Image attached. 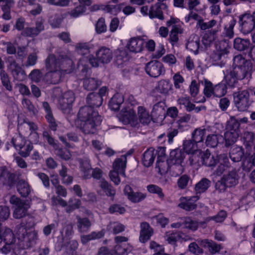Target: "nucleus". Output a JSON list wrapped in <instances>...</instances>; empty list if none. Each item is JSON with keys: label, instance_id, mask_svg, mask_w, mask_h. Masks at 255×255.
I'll return each mask as SVG.
<instances>
[{"label": "nucleus", "instance_id": "1a4fd4ad", "mask_svg": "<svg viewBox=\"0 0 255 255\" xmlns=\"http://www.w3.org/2000/svg\"><path fill=\"white\" fill-rule=\"evenodd\" d=\"M239 23L241 31L244 34H248L255 28V14L246 13L240 16Z\"/></svg>", "mask_w": 255, "mask_h": 255}, {"label": "nucleus", "instance_id": "2f4dec72", "mask_svg": "<svg viewBox=\"0 0 255 255\" xmlns=\"http://www.w3.org/2000/svg\"><path fill=\"white\" fill-rule=\"evenodd\" d=\"M201 161L202 164L206 166L215 167L217 162V158L207 149L202 155Z\"/></svg>", "mask_w": 255, "mask_h": 255}, {"label": "nucleus", "instance_id": "4d7b16f0", "mask_svg": "<svg viewBox=\"0 0 255 255\" xmlns=\"http://www.w3.org/2000/svg\"><path fill=\"white\" fill-rule=\"evenodd\" d=\"M11 142L14 147L17 149L21 148L22 146L24 145L26 141L24 138L20 135H16L11 139Z\"/></svg>", "mask_w": 255, "mask_h": 255}, {"label": "nucleus", "instance_id": "3c124183", "mask_svg": "<svg viewBox=\"0 0 255 255\" xmlns=\"http://www.w3.org/2000/svg\"><path fill=\"white\" fill-rule=\"evenodd\" d=\"M182 33V29L177 25H173L169 34V40L173 45L178 41V34Z\"/></svg>", "mask_w": 255, "mask_h": 255}, {"label": "nucleus", "instance_id": "bb28decb", "mask_svg": "<svg viewBox=\"0 0 255 255\" xmlns=\"http://www.w3.org/2000/svg\"><path fill=\"white\" fill-rule=\"evenodd\" d=\"M234 48L239 51H250L251 43L248 39L236 38L234 40Z\"/></svg>", "mask_w": 255, "mask_h": 255}, {"label": "nucleus", "instance_id": "4468645a", "mask_svg": "<svg viewBox=\"0 0 255 255\" xmlns=\"http://www.w3.org/2000/svg\"><path fill=\"white\" fill-rule=\"evenodd\" d=\"M59 70L66 74L72 71L73 61L65 54H60L59 56Z\"/></svg>", "mask_w": 255, "mask_h": 255}, {"label": "nucleus", "instance_id": "7c9ffc66", "mask_svg": "<svg viewBox=\"0 0 255 255\" xmlns=\"http://www.w3.org/2000/svg\"><path fill=\"white\" fill-rule=\"evenodd\" d=\"M59 56L57 58L53 54H49L45 60L46 68L48 71L59 70Z\"/></svg>", "mask_w": 255, "mask_h": 255}, {"label": "nucleus", "instance_id": "0eeeda50", "mask_svg": "<svg viewBox=\"0 0 255 255\" xmlns=\"http://www.w3.org/2000/svg\"><path fill=\"white\" fill-rule=\"evenodd\" d=\"M233 96L235 105L240 111H247L252 104V102L250 100V94L248 90L235 92Z\"/></svg>", "mask_w": 255, "mask_h": 255}, {"label": "nucleus", "instance_id": "5701e85b", "mask_svg": "<svg viewBox=\"0 0 255 255\" xmlns=\"http://www.w3.org/2000/svg\"><path fill=\"white\" fill-rule=\"evenodd\" d=\"M124 122L130 124L132 127H135L138 124V120L136 112L132 109L128 108L123 114Z\"/></svg>", "mask_w": 255, "mask_h": 255}, {"label": "nucleus", "instance_id": "864d4df0", "mask_svg": "<svg viewBox=\"0 0 255 255\" xmlns=\"http://www.w3.org/2000/svg\"><path fill=\"white\" fill-rule=\"evenodd\" d=\"M68 205L66 208L67 213H71L76 209H78L81 204V200L74 198H70L68 201Z\"/></svg>", "mask_w": 255, "mask_h": 255}, {"label": "nucleus", "instance_id": "8fccbe9b", "mask_svg": "<svg viewBox=\"0 0 255 255\" xmlns=\"http://www.w3.org/2000/svg\"><path fill=\"white\" fill-rule=\"evenodd\" d=\"M183 149L187 153H192L197 149V145L193 140H186L184 141Z\"/></svg>", "mask_w": 255, "mask_h": 255}, {"label": "nucleus", "instance_id": "09e8293b", "mask_svg": "<svg viewBox=\"0 0 255 255\" xmlns=\"http://www.w3.org/2000/svg\"><path fill=\"white\" fill-rule=\"evenodd\" d=\"M177 102L180 108H184L188 112H191L195 108V105L191 103L189 97H181L178 99Z\"/></svg>", "mask_w": 255, "mask_h": 255}, {"label": "nucleus", "instance_id": "39448f33", "mask_svg": "<svg viewBox=\"0 0 255 255\" xmlns=\"http://www.w3.org/2000/svg\"><path fill=\"white\" fill-rule=\"evenodd\" d=\"M113 58V52L108 48L102 47L96 53V57L92 56L89 58V63L93 67H97L100 63L107 64Z\"/></svg>", "mask_w": 255, "mask_h": 255}, {"label": "nucleus", "instance_id": "603ef678", "mask_svg": "<svg viewBox=\"0 0 255 255\" xmlns=\"http://www.w3.org/2000/svg\"><path fill=\"white\" fill-rule=\"evenodd\" d=\"M107 228L109 231L113 233L114 234H119L125 230L124 225L117 222L110 223L108 226Z\"/></svg>", "mask_w": 255, "mask_h": 255}, {"label": "nucleus", "instance_id": "2eb2a0df", "mask_svg": "<svg viewBox=\"0 0 255 255\" xmlns=\"http://www.w3.org/2000/svg\"><path fill=\"white\" fill-rule=\"evenodd\" d=\"M124 192L125 194L128 196V198L133 203L139 202L146 197V194H145L138 192H133L131 187L128 185L125 186Z\"/></svg>", "mask_w": 255, "mask_h": 255}, {"label": "nucleus", "instance_id": "c756f323", "mask_svg": "<svg viewBox=\"0 0 255 255\" xmlns=\"http://www.w3.org/2000/svg\"><path fill=\"white\" fill-rule=\"evenodd\" d=\"M104 235L105 231L104 230L99 232L94 231L88 235H81L80 237L81 242L83 245H86L91 241L103 238Z\"/></svg>", "mask_w": 255, "mask_h": 255}, {"label": "nucleus", "instance_id": "680f3d73", "mask_svg": "<svg viewBox=\"0 0 255 255\" xmlns=\"http://www.w3.org/2000/svg\"><path fill=\"white\" fill-rule=\"evenodd\" d=\"M184 168L182 163H173L171 164L169 172L173 176H176L181 174Z\"/></svg>", "mask_w": 255, "mask_h": 255}, {"label": "nucleus", "instance_id": "e433bc0d", "mask_svg": "<svg viewBox=\"0 0 255 255\" xmlns=\"http://www.w3.org/2000/svg\"><path fill=\"white\" fill-rule=\"evenodd\" d=\"M211 181L208 179L204 178L198 182L195 186L194 189L196 195L201 194L205 192L210 186Z\"/></svg>", "mask_w": 255, "mask_h": 255}, {"label": "nucleus", "instance_id": "b1692460", "mask_svg": "<svg viewBox=\"0 0 255 255\" xmlns=\"http://www.w3.org/2000/svg\"><path fill=\"white\" fill-rule=\"evenodd\" d=\"M157 154V151L153 148L147 149L142 154V162L145 167H148L152 165Z\"/></svg>", "mask_w": 255, "mask_h": 255}, {"label": "nucleus", "instance_id": "bf43d9fd", "mask_svg": "<svg viewBox=\"0 0 255 255\" xmlns=\"http://www.w3.org/2000/svg\"><path fill=\"white\" fill-rule=\"evenodd\" d=\"M126 245L125 244H117L115 247L114 250H113L114 255H127L128 252L130 250L126 248Z\"/></svg>", "mask_w": 255, "mask_h": 255}, {"label": "nucleus", "instance_id": "412c9836", "mask_svg": "<svg viewBox=\"0 0 255 255\" xmlns=\"http://www.w3.org/2000/svg\"><path fill=\"white\" fill-rule=\"evenodd\" d=\"M16 190L22 197H27L31 193V189L28 183L24 179H19L16 182Z\"/></svg>", "mask_w": 255, "mask_h": 255}, {"label": "nucleus", "instance_id": "f03ea898", "mask_svg": "<svg viewBox=\"0 0 255 255\" xmlns=\"http://www.w3.org/2000/svg\"><path fill=\"white\" fill-rule=\"evenodd\" d=\"M80 120L84 124L81 128L85 134H93L97 130V127L102 121L101 117L97 111H94L91 108L81 107L78 113Z\"/></svg>", "mask_w": 255, "mask_h": 255}, {"label": "nucleus", "instance_id": "de8ad7c7", "mask_svg": "<svg viewBox=\"0 0 255 255\" xmlns=\"http://www.w3.org/2000/svg\"><path fill=\"white\" fill-rule=\"evenodd\" d=\"M116 60L119 64L127 61L129 59L128 50L125 48L119 49L116 52Z\"/></svg>", "mask_w": 255, "mask_h": 255}, {"label": "nucleus", "instance_id": "c03bdc74", "mask_svg": "<svg viewBox=\"0 0 255 255\" xmlns=\"http://www.w3.org/2000/svg\"><path fill=\"white\" fill-rule=\"evenodd\" d=\"M240 122L235 117H231L227 123L226 130L240 133Z\"/></svg>", "mask_w": 255, "mask_h": 255}, {"label": "nucleus", "instance_id": "5fc2aeb1", "mask_svg": "<svg viewBox=\"0 0 255 255\" xmlns=\"http://www.w3.org/2000/svg\"><path fill=\"white\" fill-rule=\"evenodd\" d=\"M205 132V129L197 128L195 129L192 134V140L197 144V143L202 142Z\"/></svg>", "mask_w": 255, "mask_h": 255}, {"label": "nucleus", "instance_id": "f3484780", "mask_svg": "<svg viewBox=\"0 0 255 255\" xmlns=\"http://www.w3.org/2000/svg\"><path fill=\"white\" fill-rule=\"evenodd\" d=\"M140 231L139 240L140 242L144 243L148 241L152 235L153 231L149 224L146 222L140 224Z\"/></svg>", "mask_w": 255, "mask_h": 255}, {"label": "nucleus", "instance_id": "6ab92c4d", "mask_svg": "<svg viewBox=\"0 0 255 255\" xmlns=\"http://www.w3.org/2000/svg\"><path fill=\"white\" fill-rule=\"evenodd\" d=\"M76 218L78 231L81 234H85L88 232L92 226L90 219L87 217L82 218L79 216H77Z\"/></svg>", "mask_w": 255, "mask_h": 255}, {"label": "nucleus", "instance_id": "a211bd4d", "mask_svg": "<svg viewBox=\"0 0 255 255\" xmlns=\"http://www.w3.org/2000/svg\"><path fill=\"white\" fill-rule=\"evenodd\" d=\"M167 8V5L163 2H157L151 6V12L150 13L149 18L151 19L157 18L160 20L164 19L163 15V10Z\"/></svg>", "mask_w": 255, "mask_h": 255}, {"label": "nucleus", "instance_id": "423d86ee", "mask_svg": "<svg viewBox=\"0 0 255 255\" xmlns=\"http://www.w3.org/2000/svg\"><path fill=\"white\" fill-rule=\"evenodd\" d=\"M2 241L4 242V245L0 249V251L3 254L6 255L12 249H13L15 238L10 229H5L4 231L1 233V224L0 223V243Z\"/></svg>", "mask_w": 255, "mask_h": 255}, {"label": "nucleus", "instance_id": "a19ab883", "mask_svg": "<svg viewBox=\"0 0 255 255\" xmlns=\"http://www.w3.org/2000/svg\"><path fill=\"white\" fill-rule=\"evenodd\" d=\"M157 90L159 93L167 95L172 90V84L169 80H160L158 83Z\"/></svg>", "mask_w": 255, "mask_h": 255}, {"label": "nucleus", "instance_id": "052dcab7", "mask_svg": "<svg viewBox=\"0 0 255 255\" xmlns=\"http://www.w3.org/2000/svg\"><path fill=\"white\" fill-rule=\"evenodd\" d=\"M227 217V213L224 210H221L216 215L212 217H208L206 221L209 222L211 220H214L216 223H221L224 221Z\"/></svg>", "mask_w": 255, "mask_h": 255}, {"label": "nucleus", "instance_id": "79ce46f5", "mask_svg": "<svg viewBox=\"0 0 255 255\" xmlns=\"http://www.w3.org/2000/svg\"><path fill=\"white\" fill-rule=\"evenodd\" d=\"M239 134L240 133L236 132L226 131L224 133V137H223L225 146L228 147L233 145L236 142Z\"/></svg>", "mask_w": 255, "mask_h": 255}, {"label": "nucleus", "instance_id": "20e7f679", "mask_svg": "<svg viewBox=\"0 0 255 255\" xmlns=\"http://www.w3.org/2000/svg\"><path fill=\"white\" fill-rule=\"evenodd\" d=\"M15 232L18 240L22 242V245L25 248H30L35 244L37 240V232L34 231L28 232L24 223L16 227Z\"/></svg>", "mask_w": 255, "mask_h": 255}, {"label": "nucleus", "instance_id": "49530a36", "mask_svg": "<svg viewBox=\"0 0 255 255\" xmlns=\"http://www.w3.org/2000/svg\"><path fill=\"white\" fill-rule=\"evenodd\" d=\"M171 163H169L168 158L166 160H157L156 168H158V172L161 174H165L169 171Z\"/></svg>", "mask_w": 255, "mask_h": 255}, {"label": "nucleus", "instance_id": "9d476101", "mask_svg": "<svg viewBox=\"0 0 255 255\" xmlns=\"http://www.w3.org/2000/svg\"><path fill=\"white\" fill-rule=\"evenodd\" d=\"M74 93L71 91L65 92L58 100L59 108L64 113H69L75 101Z\"/></svg>", "mask_w": 255, "mask_h": 255}, {"label": "nucleus", "instance_id": "69168bd1", "mask_svg": "<svg viewBox=\"0 0 255 255\" xmlns=\"http://www.w3.org/2000/svg\"><path fill=\"white\" fill-rule=\"evenodd\" d=\"M38 53V50L34 49L33 53L28 55L27 61L25 63V66L29 67L34 65L37 60L38 56L37 54Z\"/></svg>", "mask_w": 255, "mask_h": 255}, {"label": "nucleus", "instance_id": "f8f14e48", "mask_svg": "<svg viewBox=\"0 0 255 255\" xmlns=\"http://www.w3.org/2000/svg\"><path fill=\"white\" fill-rule=\"evenodd\" d=\"M145 70L149 76L153 78H157L165 73V69L162 63L156 60L151 61L147 63Z\"/></svg>", "mask_w": 255, "mask_h": 255}, {"label": "nucleus", "instance_id": "c9c22d12", "mask_svg": "<svg viewBox=\"0 0 255 255\" xmlns=\"http://www.w3.org/2000/svg\"><path fill=\"white\" fill-rule=\"evenodd\" d=\"M124 101V97L122 95L120 94H115L110 101L109 106L113 111H118L121 104L123 103Z\"/></svg>", "mask_w": 255, "mask_h": 255}, {"label": "nucleus", "instance_id": "13d9d810", "mask_svg": "<svg viewBox=\"0 0 255 255\" xmlns=\"http://www.w3.org/2000/svg\"><path fill=\"white\" fill-rule=\"evenodd\" d=\"M63 17L59 14H55L51 16L49 19V22L52 27H59L63 20Z\"/></svg>", "mask_w": 255, "mask_h": 255}, {"label": "nucleus", "instance_id": "e2e57ef3", "mask_svg": "<svg viewBox=\"0 0 255 255\" xmlns=\"http://www.w3.org/2000/svg\"><path fill=\"white\" fill-rule=\"evenodd\" d=\"M236 23V20L234 18H231L229 21V23L225 27V34L227 37L231 38L234 36L233 28Z\"/></svg>", "mask_w": 255, "mask_h": 255}, {"label": "nucleus", "instance_id": "a18cd8bd", "mask_svg": "<svg viewBox=\"0 0 255 255\" xmlns=\"http://www.w3.org/2000/svg\"><path fill=\"white\" fill-rule=\"evenodd\" d=\"M138 115L140 123L144 125H148L152 118L142 107H138Z\"/></svg>", "mask_w": 255, "mask_h": 255}, {"label": "nucleus", "instance_id": "6e6d98bb", "mask_svg": "<svg viewBox=\"0 0 255 255\" xmlns=\"http://www.w3.org/2000/svg\"><path fill=\"white\" fill-rule=\"evenodd\" d=\"M0 76L2 85L7 90L11 91L12 90V86L10 85L8 74L4 70H1L0 71Z\"/></svg>", "mask_w": 255, "mask_h": 255}, {"label": "nucleus", "instance_id": "aec40b11", "mask_svg": "<svg viewBox=\"0 0 255 255\" xmlns=\"http://www.w3.org/2000/svg\"><path fill=\"white\" fill-rule=\"evenodd\" d=\"M44 29L43 20L37 19L35 22V27H26L24 30V34L28 37H34Z\"/></svg>", "mask_w": 255, "mask_h": 255}, {"label": "nucleus", "instance_id": "ddd939ff", "mask_svg": "<svg viewBox=\"0 0 255 255\" xmlns=\"http://www.w3.org/2000/svg\"><path fill=\"white\" fill-rule=\"evenodd\" d=\"M103 101V99L97 93L92 92L89 93L86 98L87 105L83 107L91 108L94 111H97L95 108L100 107Z\"/></svg>", "mask_w": 255, "mask_h": 255}, {"label": "nucleus", "instance_id": "58836bf2", "mask_svg": "<svg viewBox=\"0 0 255 255\" xmlns=\"http://www.w3.org/2000/svg\"><path fill=\"white\" fill-rule=\"evenodd\" d=\"M228 51L227 50H224L222 51H218L214 52L211 55V60L212 64L214 65H218L220 67L224 66L225 62L222 60V56L225 54H227Z\"/></svg>", "mask_w": 255, "mask_h": 255}, {"label": "nucleus", "instance_id": "c85d7f7f", "mask_svg": "<svg viewBox=\"0 0 255 255\" xmlns=\"http://www.w3.org/2000/svg\"><path fill=\"white\" fill-rule=\"evenodd\" d=\"M199 199V196L196 195L190 197L188 199H185V201H182L178 204V207L186 211H190L197 208L195 203Z\"/></svg>", "mask_w": 255, "mask_h": 255}, {"label": "nucleus", "instance_id": "4c0bfd02", "mask_svg": "<svg viewBox=\"0 0 255 255\" xmlns=\"http://www.w3.org/2000/svg\"><path fill=\"white\" fill-rule=\"evenodd\" d=\"M80 168L83 174V178L87 179L92 177L91 175L92 167L89 159H84L81 160L80 161Z\"/></svg>", "mask_w": 255, "mask_h": 255}, {"label": "nucleus", "instance_id": "4be33fe9", "mask_svg": "<svg viewBox=\"0 0 255 255\" xmlns=\"http://www.w3.org/2000/svg\"><path fill=\"white\" fill-rule=\"evenodd\" d=\"M165 107V103L163 101L158 102L154 104L151 112L152 118L161 119L164 117L166 113Z\"/></svg>", "mask_w": 255, "mask_h": 255}, {"label": "nucleus", "instance_id": "338daca9", "mask_svg": "<svg viewBox=\"0 0 255 255\" xmlns=\"http://www.w3.org/2000/svg\"><path fill=\"white\" fill-rule=\"evenodd\" d=\"M192 180L190 177L186 175H182L178 180L177 184L180 189H185L188 185L189 182H191Z\"/></svg>", "mask_w": 255, "mask_h": 255}, {"label": "nucleus", "instance_id": "37998d69", "mask_svg": "<svg viewBox=\"0 0 255 255\" xmlns=\"http://www.w3.org/2000/svg\"><path fill=\"white\" fill-rule=\"evenodd\" d=\"M99 186L108 196L114 197L116 194V190L113 186L106 180L102 179L99 182Z\"/></svg>", "mask_w": 255, "mask_h": 255}, {"label": "nucleus", "instance_id": "dca6fc26", "mask_svg": "<svg viewBox=\"0 0 255 255\" xmlns=\"http://www.w3.org/2000/svg\"><path fill=\"white\" fill-rule=\"evenodd\" d=\"M65 74L59 70L50 71L45 74L44 79L48 84H57L60 83L62 77Z\"/></svg>", "mask_w": 255, "mask_h": 255}, {"label": "nucleus", "instance_id": "6e6552de", "mask_svg": "<svg viewBox=\"0 0 255 255\" xmlns=\"http://www.w3.org/2000/svg\"><path fill=\"white\" fill-rule=\"evenodd\" d=\"M10 202L15 205L13 212V217L15 218L20 219L26 215L27 209L30 207L28 200L25 201L15 196H12L10 199Z\"/></svg>", "mask_w": 255, "mask_h": 255}, {"label": "nucleus", "instance_id": "72a5a7b5", "mask_svg": "<svg viewBox=\"0 0 255 255\" xmlns=\"http://www.w3.org/2000/svg\"><path fill=\"white\" fill-rule=\"evenodd\" d=\"M101 84V81L95 78H86L83 79V87L87 91L95 90Z\"/></svg>", "mask_w": 255, "mask_h": 255}, {"label": "nucleus", "instance_id": "f704fd0d", "mask_svg": "<svg viewBox=\"0 0 255 255\" xmlns=\"http://www.w3.org/2000/svg\"><path fill=\"white\" fill-rule=\"evenodd\" d=\"M224 141L223 136L220 134H211L207 136L206 139V144L207 146L216 147L219 143Z\"/></svg>", "mask_w": 255, "mask_h": 255}, {"label": "nucleus", "instance_id": "774afa93", "mask_svg": "<svg viewBox=\"0 0 255 255\" xmlns=\"http://www.w3.org/2000/svg\"><path fill=\"white\" fill-rule=\"evenodd\" d=\"M33 148L32 143L30 142H26L21 148L18 149L19 154L22 157H26L29 154L30 152Z\"/></svg>", "mask_w": 255, "mask_h": 255}, {"label": "nucleus", "instance_id": "0e129e2a", "mask_svg": "<svg viewBox=\"0 0 255 255\" xmlns=\"http://www.w3.org/2000/svg\"><path fill=\"white\" fill-rule=\"evenodd\" d=\"M147 189L148 191L151 193L157 194L158 197L161 199H163L164 197L162 189L156 185H149L147 186Z\"/></svg>", "mask_w": 255, "mask_h": 255}, {"label": "nucleus", "instance_id": "393cba45", "mask_svg": "<svg viewBox=\"0 0 255 255\" xmlns=\"http://www.w3.org/2000/svg\"><path fill=\"white\" fill-rule=\"evenodd\" d=\"M144 43L143 40L139 37L131 38L128 44V47L130 52H140L143 49Z\"/></svg>", "mask_w": 255, "mask_h": 255}, {"label": "nucleus", "instance_id": "9b49d317", "mask_svg": "<svg viewBox=\"0 0 255 255\" xmlns=\"http://www.w3.org/2000/svg\"><path fill=\"white\" fill-rule=\"evenodd\" d=\"M17 181L16 174L11 172L5 166L0 167V182L9 188L13 186Z\"/></svg>", "mask_w": 255, "mask_h": 255}, {"label": "nucleus", "instance_id": "473e14b6", "mask_svg": "<svg viewBox=\"0 0 255 255\" xmlns=\"http://www.w3.org/2000/svg\"><path fill=\"white\" fill-rule=\"evenodd\" d=\"M229 155L233 162H239L244 155V149L242 147L234 146L230 151Z\"/></svg>", "mask_w": 255, "mask_h": 255}, {"label": "nucleus", "instance_id": "a878e982", "mask_svg": "<svg viewBox=\"0 0 255 255\" xmlns=\"http://www.w3.org/2000/svg\"><path fill=\"white\" fill-rule=\"evenodd\" d=\"M127 161V155H122L120 158H117L113 164L114 169L120 172V174L124 176H126L125 169Z\"/></svg>", "mask_w": 255, "mask_h": 255}, {"label": "nucleus", "instance_id": "7ed1b4c3", "mask_svg": "<svg viewBox=\"0 0 255 255\" xmlns=\"http://www.w3.org/2000/svg\"><path fill=\"white\" fill-rule=\"evenodd\" d=\"M240 176L236 169H233L225 174L215 183V187L220 193L225 192L228 188L235 187L238 183Z\"/></svg>", "mask_w": 255, "mask_h": 255}, {"label": "nucleus", "instance_id": "ea45409f", "mask_svg": "<svg viewBox=\"0 0 255 255\" xmlns=\"http://www.w3.org/2000/svg\"><path fill=\"white\" fill-rule=\"evenodd\" d=\"M9 70L15 80L22 81L25 79L26 74L25 71L19 64Z\"/></svg>", "mask_w": 255, "mask_h": 255}, {"label": "nucleus", "instance_id": "f257e3e1", "mask_svg": "<svg viewBox=\"0 0 255 255\" xmlns=\"http://www.w3.org/2000/svg\"><path fill=\"white\" fill-rule=\"evenodd\" d=\"M232 69L224 72V79L230 87H234L239 80L244 79L247 76L251 75L252 63L246 59L242 55L235 56L233 59Z\"/></svg>", "mask_w": 255, "mask_h": 255}, {"label": "nucleus", "instance_id": "cd10ccee", "mask_svg": "<svg viewBox=\"0 0 255 255\" xmlns=\"http://www.w3.org/2000/svg\"><path fill=\"white\" fill-rule=\"evenodd\" d=\"M184 158V152L181 149L176 148L170 152L168 161L171 164L182 163Z\"/></svg>", "mask_w": 255, "mask_h": 255}]
</instances>
